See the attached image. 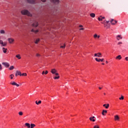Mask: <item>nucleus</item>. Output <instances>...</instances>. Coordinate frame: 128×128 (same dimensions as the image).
<instances>
[{
  "mask_svg": "<svg viewBox=\"0 0 128 128\" xmlns=\"http://www.w3.org/2000/svg\"><path fill=\"white\" fill-rule=\"evenodd\" d=\"M95 60H96V62H100V58H96Z\"/></svg>",
  "mask_w": 128,
  "mask_h": 128,
  "instance_id": "obj_26",
  "label": "nucleus"
},
{
  "mask_svg": "<svg viewBox=\"0 0 128 128\" xmlns=\"http://www.w3.org/2000/svg\"><path fill=\"white\" fill-rule=\"evenodd\" d=\"M104 96H106V93H104Z\"/></svg>",
  "mask_w": 128,
  "mask_h": 128,
  "instance_id": "obj_62",
  "label": "nucleus"
},
{
  "mask_svg": "<svg viewBox=\"0 0 128 128\" xmlns=\"http://www.w3.org/2000/svg\"><path fill=\"white\" fill-rule=\"evenodd\" d=\"M94 128H100V126H98V125H96L94 127Z\"/></svg>",
  "mask_w": 128,
  "mask_h": 128,
  "instance_id": "obj_38",
  "label": "nucleus"
},
{
  "mask_svg": "<svg viewBox=\"0 0 128 128\" xmlns=\"http://www.w3.org/2000/svg\"><path fill=\"white\" fill-rule=\"evenodd\" d=\"M98 20H100V21L102 20L100 16V17H98Z\"/></svg>",
  "mask_w": 128,
  "mask_h": 128,
  "instance_id": "obj_36",
  "label": "nucleus"
},
{
  "mask_svg": "<svg viewBox=\"0 0 128 128\" xmlns=\"http://www.w3.org/2000/svg\"><path fill=\"white\" fill-rule=\"evenodd\" d=\"M104 58L100 59V62H104Z\"/></svg>",
  "mask_w": 128,
  "mask_h": 128,
  "instance_id": "obj_49",
  "label": "nucleus"
},
{
  "mask_svg": "<svg viewBox=\"0 0 128 128\" xmlns=\"http://www.w3.org/2000/svg\"><path fill=\"white\" fill-rule=\"evenodd\" d=\"M84 30V28H80V30Z\"/></svg>",
  "mask_w": 128,
  "mask_h": 128,
  "instance_id": "obj_48",
  "label": "nucleus"
},
{
  "mask_svg": "<svg viewBox=\"0 0 128 128\" xmlns=\"http://www.w3.org/2000/svg\"><path fill=\"white\" fill-rule=\"evenodd\" d=\"M122 44V42H118V45Z\"/></svg>",
  "mask_w": 128,
  "mask_h": 128,
  "instance_id": "obj_43",
  "label": "nucleus"
},
{
  "mask_svg": "<svg viewBox=\"0 0 128 128\" xmlns=\"http://www.w3.org/2000/svg\"><path fill=\"white\" fill-rule=\"evenodd\" d=\"M22 14L24 16H32V14L26 10H23L21 11Z\"/></svg>",
  "mask_w": 128,
  "mask_h": 128,
  "instance_id": "obj_1",
  "label": "nucleus"
},
{
  "mask_svg": "<svg viewBox=\"0 0 128 128\" xmlns=\"http://www.w3.org/2000/svg\"><path fill=\"white\" fill-rule=\"evenodd\" d=\"M16 56L17 58H18V60H20V58H22V57L20 56V54L16 55Z\"/></svg>",
  "mask_w": 128,
  "mask_h": 128,
  "instance_id": "obj_16",
  "label": "nucleus"
},
{
  "mask_svg": "<svg viewBox=\"0 0 128 128\" xmlns=\"http://www.w3.org/2000/svg\"><path fill=\"white\" fill-rule=\"evenodd\" d=\"M94 38H98V34H94Z\"/></svg>",
  "mask_w": 128,
  "mask_h": 128,
  "instance_id": "obj_34",
  "label": "nucleus"
},
{
  "mask_svg": "<svg viewBox=\"0 0 128 128\" xmlns=\"http://www.w3.org/2000/svg\"><path fill=\"white\" fill-rule=\"evenodd\" d=\"M96 117H94V116H93L92 117V119L94 120V118H95Z\"/></svg>",
  "mask_w": 128,
  "mask_h": 128,
  "instance_id": "obj_56",
  "label": "nucleus"
},
{
  "mask_svg": "<svg viewBox=\"0 0 128 128\" xmlns=\"http://www.w3.org/2000/svg\"><path fill=\"white\" fill-rule=\"evenodd\" d=\"M90 16H91V18H94L96 16V14L92 13L90 14Z\"/></svg>",
  "mask_w": 128,
  "mask_h": 128,
  "instance_id": "obj_21",
  "label": "nucleus"
},
{
  "mask_svg": "<svg viewBox=\"0 0 128 128\" xmlns=\"http://www.w3.org/2000/svg\"><path fill=\"white\" fill-rule=\"evenodd\" d=\"M48 74V70H46L45 72V74Z\"/></svg>",
  "mask_w": 128,
  "mask_h": 128,
  "instance_id": "obj_39",
  "label": "nucleus"
},
{
  "mask_svg": "<svg viewBox=\"0 0 128 128\" xmlns=\"http://www.w3.org/2000/svg\"><path fill=\"white\" fill-rule=\"evenodd\" d=\"M25 126H27L28 128H30V124L29 123H26Z\"/></svg>",
  "mask_w": 128,
  "mask_h": 128,
  "instance_id": "obj_19",
  "label": "nucleus"
},
{
  "mask_svg": "<svg viewBox=\"0 0 128 128\" xmlns=\"http://www.w3.org/2000/svg\"><path fill=\"white\" fill-rule=\"evenodd\" d=\"M28 4H36V0H27Z\"/></svg>",
  "mask_w": 128,
  "mask_h": 128,
  "instance_id": "obj_9",
  "label": "nucleus"
},
{
  "mask_svg": "<svg viewBox=\"0 0 128 128\" xmlns=\"http://www.w3.org/2000/svg\"><path fill=\"white\" fill-rule=\"evenodd\" d=\"M92 117H90V120L91 121V122H92Z\"/></svg>",
  "mask_w": 128,
  "mask_h": 128,
  "instance_id": "obj_44",
  "label": "nucleus"
},
{
  "mask_svg": "<svg viewBox=\"0 0 128 128\" xmlns=\"http://www.w3.org/2000/svg\"><path fill=\"white\" fill-rule=\"evenodd\" d=\"M31 32H34L35 30H34V29H32V30H31Z\"/></svg>",
  "mask_w": 128,
  "mask_h": 128,
  "instance_id": "obj_45",
  "label": "nucleus"
},
{
  "mask_svg": "<svg viewBox=\"0 0 128 128\" xmlns=\"http://www.w3.org/2000/svg\"><path fill=\"white\" fill-rule=\"evenodd\" d=\"M106 64H108V61H106Z\"/></svg>",
  "mask_w": 128,
  "mask_h": 128,
  "instance_id": "obj_60",
  "label": "nucleus"
},
{
  "mask_svg": "<svg viewBox=\"0 0 128 128\" xmlns=\"http://www.w3.org/2000/svg\"><path fill=\"white\" fill-rule=\"evenodd\" d=\"M38 26V22H35L34 24H32V26L34 28H37Z\"/></svg>",
  "mask_w": 128,
  "mask_h": 128,
  "instance_id": "obj_7",
  "label": "nucleus"
},
{
  "mask_svg": "<svg viewBox=\"0 0 128 128\" xmlns=\"http://www.w3.org/2000/svg\"><path fill=\"white\" fill-rule=\"evenodd\" d=\"M18 114L19 116H22V114H24V113L22 112H18Z\"/></svg>",
  "mask_w": 128,
  "mask_h": 128,
  "instance_id": "obj_30",
  "label": "nucleus"
},
{
  "mask_svg": "<svg viewBox=\"0 0 128 128\" xmlns=\"http://www.w3.org/2000/svg\"><path fill=\"white\" fill-rule=\"evenodd\" d=\"M2 70V64H0V70Z\"/></svg>",
  "mask_w": 128,
  "mask_h": 128,
  "instance_id": "obj_37",
  "label": "nucleus"
},
{
  "mask_svg": "<svg viewBox=\"0 0 128 128\" xmlns=\"http://www.w3.org/2000/svg\"><path fill=\"white\" fill-rule=\"evenodd\" d=\"M98 54H94V56H98Z\"/></svg>",
  "mask_w": 128,
  "mask_h": 128,
  "instance_id": "obj_52",
  "label": "nucleus"
},
{
  "mask_svg": "<svg viewBox=\"0 0 128 128\" xmlns=\"http://www.w3.org/2000/svg\"><path fill=\"white\" fill-rule=\"evenodd\" d=\"M36 126V124H31L30 126V128H34Z\"/></svg>",
  "mask_w": 128,
  "mask_h": 128,
  "instance_id": "obj_22",
  "label": "nucleus"
},
{
  "mask_svg": "<svg viewBox=\"0 0 128 128\" xmlns=\"http://www.w3.org/2000/svg\"><path fill=\"white\" fill-rule=\"evenodd\" d=\"M56 69H52L51 70V72L52 74H54L56 73Z\"/></svg>",
  "mask_w": 128,
  "mask_h": 128,
  "instance_id": "obj_11",
  "label": "nucleus"
},
{
  "mask_svg": "<svg viewBox=\"0 0 128 128\" xmlns=\"http://www.w3.org/2000/svg\"><path fill=\"white\" fill-rule=\"evenodd\" d=\"M92 122H96V120L92 119Z\"/></svg>",
  "mask_w": 128,
  "mask_h": 128,
  "instance_id": "obj_54",
  "label": "nucleus"
},
{
  "mask_svg": "<svg viewBox=\"0 0 128 128\" xmlns=\"http://www.w3.org/2000/svg\"><path fill=\"white\" fill-rule=\"evenodd\" d=\"M15 76H22V72L18 70H16Z\"/></svg>",
  "mask_w": 128,
  "mask_h": 128,
  "instance_id": "obj_6",
  "label": "nucleus"
},
{
  "mask_svg": "<svg viewBox=\"0 0 128 128\" xmlns=\"http://www.w3.org/2000/svg\"><path fill=\"white\" fill-rule=\"evenodd\" d=\"M36 56H38V57L40 56V54H36Z\"/></svg>",
  "mask_w": 128,
  "mask_h": 128,
  "instance_id": "obj_42",
  "label": "nucleus"
},
{
  "mask_svg": "<svg viewBox=\"0 0 128 128\" xmlns=\"http://www.w3.org/2000/svg\"><path fill=\"white\" fill-rule=\"evenodd\" d=\"M2 50H3V52H4V54L6 53V50H8V48H2Z\"/></svg>",
  "mask_w": 128,
  "mask_h": 128,
  "instance_id": "obj_17",
  "label": "nucleus"
},
{
  "mask_svg": "<svg viewBox=\"0 0 128 128\" xmlns=\"http://www.w3.org/2000/svg\"><path fill=\"white\" fill-rule=\"evenodd\" d=\"M102 54L101 53H98V55H97V56L98 57V58H101L102 57Z\"/></svg>",
  "mask_w": 128,
  "mask_h": 128,
  "instance_id": "obj_25",
  "label": "nucleus"
},
{
  "mask_svg": "<svg viewBox=\"0 0 128 128\" xmlns=\"http://www.w3.org/2000/svg\"><path fill=\"white\" fill-rule=\"evenodd\" d=\"M52 2H53L54 4H60V0H52Z\"/></svg>",
  "mask_w": 128,
  "mask_h": 128,
  "instance_id": "obj_2",
  "label": "nucleus"
},
{
  "mask_svg": "<svg viewBox=\"0 0 128 128\" xmlns=\"http://www.w3.org/2000/svg\"><path fill=\"white\" fill-rule=\"evenodd\" d=\"M10 79L12 80V78H14V74H11L10 75Z\"/></svg>",
  "mask_w": 128,
  "mask_h": 128,
  "instance_id": "obj_31",
  "label": "nucleus"
},
{
  "mask_svg": "<svg viewBox=\"0 0 128 128\" xmlns=\"http://www.w3.org/2000/svg\"><path fill=\"white\" fill-rule=\"evenodd\" d=\"M125 60H126L128 61V57H126Z\"/></svg>",
  "mask_w": 128,
  "mask_h": 128,
  "instance_id": "obj_47",
  "label": "nucleus"
},
{
  "mask_svg": "<svg viewBox=\"0 0 128 128\" xmlns=\"http://www.w3.org/2000/svg\"><path fill=\"white\" fill-rule=\"evenodd\" d=\"M22 76H26L27 74H26V73H23L22 74Z\"/></svg>",
  "mask_w": 128,
  "mask_h": 128,
  "instance_id": "obj_35",
  "label": "nucleus"
},
{
  "mask_svg": "<svg viewBox=\"0 0 128 128\" xmlns=\"http://www.w3.org/2000/svg\"><path fill=\"white\" fill-rule=\"evenodd\" d=\"M40 42V38H38L35 41V44H38V42Z\"/></svg>",
  "mask_w": 128,
  "mask_h": 128,
  "instance_id": "obj_28",
  "label": "nucleus"
},
{
  "mask_svg": "<svg viewBox=\"0 0 128 128\" xmlns=\"http://www.w3.org/2000/svg\"><path fill=\"white\" fill-rule=\"evenodd\" d=\"M116 40H120V38H117Z\"/></svg>",
  "mask_w": 128,
  "mask_h": 128,
  "instance_id": "obj_58",
  "label": "nucleus"
},
{
  "mask_svg": "<svg viewBox=\"0 0 128 128\" xmlns=\"http://www.w3.org/2000/svg\"><path fill=\"white\" fill-rule=\"evenodd\" d=\"M35 34H37V32H38V30H36L34 32Z\"/></svg>",
  "mask_w": 128,
  "mask_h": 128,
  "instance_id": "obj_41",
  "label": "nucleus"
},
{
  "mask_svg": "<svg viewBox=\"0 0 128 128\" xmlns=\"http://www.w3.org/2000/svg\"><path fill=\"white\" fill-rule=\"evenodd\" d=\"M104 28H110V26L106 23L104 24Z\"/></svg>",
  "mask_w": 128,
  "mask_h": 128,
  "instance_id": "obj_20",
  "label": "nucleus"
},
{
  "mask_svg": "<svg viewBox=\"0 0 128 128\" xmlns=\"http://www.w3.org/2000/svg\"><path fill=\"white\" fill-rule=\"evenodd\" d=\"M0 34H6V31L4 30H0Z\"/></svg>",
  "mask_w": 128,
  "mask_h": 128,
  "instance_id": "obj_14",
  "label": "nucleus"
},
{
  "mask_svg": "<svg viewBox=\"0 0 128 128\" xmlns=\"http://www.w3.org/2000/svg\"><path fill=\"white\" fill-rule=\"evenodd\" d=\"M46 74V72H44V71H43L42 72V74Z\"/></svg>",
  "mask_w": 128,
  "mask_h": 128,
  "instance_id": "obj_51",
  "label": "nucleus"
},
{
  "mask_svg": "<svg viewBox=\"0 0 128 128\" xmlns=\"http://www.w3.org/2000/svg\"><path fill=\"white\" fill-rule=\"evenodd\" d=\"M106 112H108V111L106 110H103L102 112V116H106Z\"/></svg>",
  "mask_w": 128,
  "mask_h": 128,
  "instance_id": "obj_13",
  "label": "nucleus"
},
{
  "mask_svg": "<svg viewBox=\"0 0 128 128\" xmlns=\"http://www.w3.org/2000/svg\"><path fill=\"white\" fill-rule=\"evenodd\" d=\"M101 19L102 20L104 19V17H102V16H100Z\"/></svg>",
  "mask_w": 128,
  "mask_h": 128,
  "instance_id": "obj_46",
  "label": "nucleus"
},
{
  "mask_svg": "<svg viewBox=\"0 0 128 128\" xmlns=\"http://www.w3.org/2000/svg\"><path fill=\"white\" fill-rule=\"evenodd\" d=\"M54 78V80H58V78H60V76H56Z\"/></svg>",
  "mask_w": 128,
  "mask_h": 128,
  "instance_id": "obj_27",
  "label": "nucleus"
},
{
  "mask_svg": "<svg viewBox=\"0 0 128 128\" xmlns=\"http://www.w3.org/2000/svg\"><path fill=\"white\" fill-rule=\"evenodd\" d=\"M8 40L9 44H12V42H14V40L12 38H8Z\"/></svg>",
  "mask_w": 128,
  "mask_h": 128,
  "instance_id": "obj_10",
  "label": "nucleus"
},
{
  "mask_svg": "<svg viewBox=\"0 0 128 128\" xmlns=\"http://www.w3.org/2000/svg\"><path fill=\"white\" fill-rule=\"evenodd\" d=\"M42 0V2H46V0Z\"/></svg>",
  "mask_w": 128,
  "mask_h": 128,
  "instance_id": "obj_53",
  "label": "nucleus"
},
{
  "mask_svg": "<svg viewBox=\"0 0 128 128\" xmlns=\"http://www.w3.org/2000/svg\"><path fill=\"white\" fill-rule=\"evenodd\" d=\"M10 84H12V86H20V84H16V82H11L10 83Z\"/></svg>",
  "mask_w": 128,
  "mask_h": 128,
  "instance_id": "obj_8",
  "label": "nucleus"
},
{
  "mask_svg": "<svg viewBox=\"0 0 128 128\" xmlns=\"http://www.w3.org/2000/svg\"><path fill=\"white\" fill-rule=\"evenodd\" d=\"M117 38H120L121 40L122 38V35H118L116 36Z\"/></svg>",
  "mask_w": 128,
  "mask_h": 128,
  "instance_id": "obj_29",
  "label": "nucleus"
},
{
  "mask_svg": "<svg viewBox=\"0 0 128 128\" xmlns=\"http://www.w3.org/2000/svg\"><path fill=\"white\" fill-rule=\"evenodd\" d=\"M36 104H42V101L41 100H39L38 102V101H36Z\"/></svg>",
  "mask_w": 128,
  "mask_h": 128,
  "instance_id": "obj_24",
  "label": "nucleus"
},
{
  "mask_svg": "<svg viewBox=\"0 0 128 128\" xmlns=\"http://www.w3.org/2000/svg\"><path fill=\"white\" fill-rule=\"evenodd\" d=\"M115 120H120V117L118 115L114 116Z\"/></svg>",
  "mask_w": 128,
  "mask_h": 128,
  "instance_id": "obj_15",
  "label": "nucleus"
},
{
  "mask_svg": "<svg viewBox=\"0 0 128 128\" xmlns=\"http://www.w3.org/2000/svg\"><path fill=\"white\" fill-rule=\"evenodd\" d=\"M109 22H110V20H108V21H106V22H105V23H106V24H108Z\"/></svg>",
  "mask_w": 128,
  "mask_h": 128,
  "instance_id": "obj_50",
  "label": "nucleus"
},
{
  "mask_svg": "<svg viewBox=\"0 0 128 128\" xmlns=\"http://www.w3.org/2000/svg\"><path fill=\"white\" fill-rule=\"evenodd\" d=\"M102 64H103V66L104 65V63H102Z\"/></svg>",
  "mask_w": 128,
  "mask_h": 128,
  "instance_id": "obj_61",
  "label": "nucleus"
},
{
  "mask_svg": "<svg viewBox=\"0 0 128 128\" xmlns=\"http://www.w3.org/2000/svg\"><path fill=\"white\" fill-rule=\"evenodd\" d=\"M2 64H3L5 68H8V66H10V64L6 62H2Z\"/></svg>",
  "mask_w": 128,
  "mask_h": 128,
  "instance_id": "obj_3",
  "label": "nucleus"
},
{
  "mask_svg": "<svg viewBox=\"0 0 128 128\" xmlns=\"http://www.w3.org/2000/svg\"><path fill=\"white\" fill-rule=\"evenodd\" d=\"M103 106L106 108H110V104H104L103 105Z\"/></svg>",
  "mask_w": 128,
  "mask_h": 128,
  "instance_id": "obj_12",
  "label": "nucleus"
},
{
  "mask_svg": "<svg viewBox=\"0 0 128 128\" xmlns=\"http://www.w3.org/2000/svg\"><path fill=\"white\" fill-rule=\"evenodd\" d=\"M112 24L114 25L116 22H118V21L116 20H114V19H112L110 21Z\"/></svg>",
  "mask_w": 128,
  "mask_h": 128,
  "instance_id": "obj_4",
  "label": "nucleus"
},
{
  "mask_svg": "<svg viewBox=\"0 0 128 128\" xmlns=\"http://www.w3.org/2000/svg\"><path fill=\"white\" fill-rule=\"evenodd\" d=\"M99 90H102V88L99 87Z\"/></svg>",
  "mask_w": 128,
  "mask_h": 128,
  "instance_id": "obj_59",
  "label": "nucleus"
},
{
  "mask_svg": "<svg viewBox=\"0 0 128 128\" xmlns=\"http://www.w3.org/2000/svg\"><path fill=\"white\" fill-rule=\"evenodd\" d=\"M79 28H82V25L79 26Z\"/></svg>",
  "mask_w": 128,
  "mask_h": 128,
  "instance_id": "obj_55",
  "label": "nucleus"
},
{
  "mask_svg": "<svg viewBox=\"0 0 128 128\" xmlns=\"http://www.w3.org/2000/svg\"><path fill=\"white\" fill-rule=\"evenodd\" d=\"M124 98V96H122L121 97L119 98V100H122Z\"/></svg>",
  "mask_w": 128,
  "mask_h": 128,
  "instance_id": "obj_32",
  "label": "nucleus"
},
{
  "mask_svg": "<svg viewBox=\"0 0 128 128\" xmlns=\"http://www.w3.org/2000/svg\"><path fill=\"white\" fill-rule=\"evenodd\" d=\"M55 74V76H58V72H56V74Z\"/></svg>",
  "mask_w": 128,
  "mask_h": 128,
  "instance_id": "obj_40",
  "label": "nucleus"
},
{
  "mask_svg": "<svg viewBox=\"0 0 128 128\" xmlns=\"http://www.w3.org/2000/svg\"><path fill=\"white\" fill-rule=\"evenodd\" d=\"M116 60H122V56L120 55H118L116 57Z\"/></svg>",
  "mask_w": 128,
  "mask_h": 128,
  "instance_id": "obj_18",
  "label": "nucleus"
},
{
  "mask_svg": "<svg viewBox=\"0 0 128 128\" xmlns=\"http://www.w3.org/2000/svg\"><path fill=\"white\" fill-rule=\"evenodd\" d=\"M0 44H2V46H6V42L4 43V41L0 40Z\"/></svg>",
  "mask_w": 128,
  "mask_h": 128,
  "instance_id": "obj_5",
  "label": "nucleus"
},
{
  "mask_svg": "<svg viewBox=\"0 0 128 128\" xmlns=\"http://www.w3.org/2000/svg\"><path fill=\"white\" fill-rule=\"evenodd\" d=\"M14 66H10V68H9V70H14Z\"/></svg>",
  "mask_w": 128,
  "mask_h": 128,
  "instance_id": "obj_23",
  "label": "nucleus"
},
{
  "mask_svg": "<svg viewBox=\"0 0 128 128\" xmlns=\"http://www.w3.org/2000/svg\"><path fill=\"white\" fill-rule=\"evenodd\" d=\"M61 48H66V44H64L63 46H60Z\"/></svg>",
  "mask_w": 128,
  "mask_h": 128,
  "instance_id": "obj_33",
  "label": "nucleus"
},
{
  "mask_svg": "<svg viewBox=\"0 0 128 128\" xmlns=\"http://www.w3.org/2000/svg\"><path fill=\"white\" fill-rule=\"evenodd\" d=\"M97 38H100V36H97Z\"/></svg>",
  "mask_w": 128,
  "mask_h": 128,
  "instance_id": "obj_57",
  "label": "nucleus"
}]
</instances>
